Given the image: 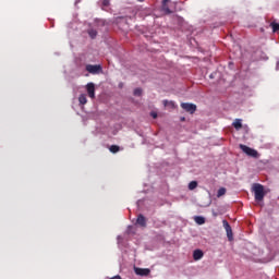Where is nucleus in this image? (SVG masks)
<instances>
[{"label":"nucleus","instance_id":"obj_6","mask_svg":"<svg viewBox=\"0 0 279 279\" xmlns=\"http://www.w3.org/2000/svg\"><path fill=\"white\" fill-rule=\"evenodd\" d=\"M222 223L229 241H232V227H230V223H228L226 220H223Z\"/></svg>","mask_w":279,"mask_h":279},{"label":"nucleus","instance_id":"obj_20","mask_svg":"<svg viewBox=\"0 0 279 279\" xmlns=\"http://www.w3.org/2000/svg\"><path fill=\"white\" fill-rule=\"evenodd\" d=\"M109 149H110L111 154H117V151H119V146L112 145V146H110Z\"/></svg>","mask_w":279,"mask_h":279},{"label":"nucleus","instance_id":"obj_1","mask_svg":"<svg viewBox=\"0 0 279 279\" xmlns=\"http://www.w3.org/2000/svg\"><path fill=\"white\" fill-rule=\"evenodd\" d=\"M253 192L255 202H263L265 199V187L260 183L253 184Z\"/></svg>","mask_w":279,"mask_h":279},{"label":"nucleus","instance_id":"obj_24","mask_svg":"<svg viewBox=\"0 0 279 279\" xmlns=\"http://www.w3.org/2000/svg\"><path fill=\"white\" fill-rule=\"evenodd\" d=\"M111 279H121V276L112 277Z\"/></svg>","mask_w":279,"mask_h":279},{"label":"nucleus","instance_id":"obj_13","mask_svg":"<svg viewBox=\"0 0 279 279\" xmlns=\"http://www.w3.org/2000/svg\"><path fill=\"white\" fill-rule=\"evenodd\" d=\"M99 5L102 8V10H106L108 5H110V0H100Z\"/></svg>","mask_w":279,"mask_h":279},{"label":"nucleus","instance_id":"obj_14","mask_svg":"<svg viewBox=\"0 0 279 279\" xmlns=\"http://www.w3.org/2000/svg\"><path fill=\"white\" fill-rule=\"evenodd\" d=\"M78 101L81 104V106H85V104H87V99H86V94H83L78 97Z\"/></svg>","mask_w":279,"mask_h":279},{"label":"nucleus","instance_id":"obj_5","mask_svg":"<svg viewBox=\"0 0 279 279\" xmlns=\"http://www.w3.org/2000/svg\"><path fill=\"white\" fill-rule=\"evenodd\" d=\"M87 94L90 99H95V84L94 83H88L86 85Z\"/></svg>","mask_w":279,"mask_h":279},{"label":"nucleus","instance_id":"obj_27","mask_svg":"<svg viewBox=\"0 0 279 279\" xmlns=\"http://www.w3.org/2000/svg\"><path fill=\"white\" fill-rule=\"evenodd\" d=\"M137 1H140V3H143V1H145V0H137Z\"/></svg>","mask_w":279,"mask_h":279},{"label":"nucleus","instance_id":"obj_22","mask_svg":"<svg viewBox=\"0 0 279 279\" xmlns=\"http://www.w3.org/2000/svg\"><path fill=\"white\" fill-rule=\"evenodd\" d=\"M150 117H153V119H158V113H156L155 111L150 112Z\"/></svg>","mask_w":279,"mask_h":279},{"label":"nucleus","instance_id":"obj_4","mask_svg":"<svg viewBox=\"0 0 279 279\" xmlns=\"http://www.w3.org/2000/svg\"><path fill=\"white\" fill-rule=\"evenodd\" d=\"M86 71L92 73L93 75H97V73H101V65H86Z\"/></svg>","mask_w":279,"mask_h":279},{"label":"nucleus","instance_id":"obj_23","mask_svg":"<svg viewBox=\"0 0 279 279\" xmlns=\"http://www.w3.org/2000/svg\"><path fill=\"white\" fill-rule=\"evenodd\" d=\"M122 241H123V238L121 235H118V245H121Z\"/></svg>","mask_w":279,"mask_h":279},{"label":"nucleus","instance_id":"obj_2","mask_svg":"<svg viewBox=\"0 0 279 279\" xmlns=\"http://www.w3.org/2000/svg\"><path fill=\"white\" fill-rule=\"evenodd\" d=\"M240 149H242V151L244 154H246V156H251V158H259V156H260L258 154V150H256L254 148H250L248 146L243 145V144L240 145Z\"/></svg>","mask_w":279,"mask_h":279},{"label":"nucleus","instance_id":"obj_12","mask_svg":"<svg viewBox=\"0 0 279 279\" xmlns=\"http://www.w3.org/2000/svg\"><path fill=\"white\" fill-rule=\"evenodd\" d=\"M169 0H162V10L163 12H166V14H171V9H169V7L167 5V2Z\"/></svg>","mask_w":279,"mask_h":279},{"label":"nucleus","instance_id":"obj_7","mask_svg":"<svg viewBox=\"0 0 279 279\" xmlns=\"http://www.w3.org/2000/svg\"><path fill=\"white\" fill-rule=\"evenodd\" d=\"M134 271H135L136 276H147L148 274L151 272V270H149V268H138V267H135Z\"/></svg>","mask_w":279,"mask_h":279},{"label":"nucleus","instance_id":"obj_21","mask_svg":"<svg viewBox=\"0 0 279 279\" xmlns=\"http://www.w3.org/2000/svg\"><path fill=\"white\" fill-rule=\"evenodd\" d=\"M134 95H135V97H141V95H143V89H141V88L134 89Z\"/></svg>","mask_w":279,"mask_h":279},{"label":"nucleus","instance_id":"obj_8","mask_svg":"<svg viewBox=\"0 0 279 279\" xmlns=\"http://www.w3.org/2000/svg\"><path fill=\"white\" fill-rule=\"evenodd\" d=\"M194 260H202L204 258V252L202 250H195L193 253Z\"/></svg>","mask_w":279,"mask_h":279},{"label":"nucleus","instance_id":"obj_19","mask_svg":"<svg viewBox=\"0 0 279 279\" xmlns=\"http://www.w3.org/2000/svg\"><path fill=\"white\" fill-rule=\"evenodd\" d=\"M88 35L90 36V38H96V37H97V31H95V29H89V31H88Z\"/></svg>","mask_w":279,"mask_h":279},{"label":"nucleus","instance_id":"obj_9","mask_svg":"<svg viewBox=\"0 0 279 279\" xmlns=\"http://www.w3.org/2000/svg\"><path fill=\"white\" fill-rule=\"evenodd\" d=\"M136 223H137V226L145 228V226H147V219H145L143 215H140L137 217Z\"/></svg>","mask_w":279,"mask_h":279},{"label":"nucleus","instance_id":"obj_17","mask_svg":"<svg viewBox=\"0 0 279 279\" xmlns=\"http://www.w3.org/2000/svg\"><path fill=\"white\" fill-rule=\"evenodd\" d=\"M226 195V187H220L217 192V197H223Z\"/></svg>","mask_w":279,"mask_h":279},{"label":"nucleus","instance_id":"obj_15","mask_svg":"<svg viewBox=\"0 0 279 279\" xmlns=\"http://www.w3.org/2000/svg\"><path fill=\"white\" fill-rule=\"evenodd\" d=\"M165 108H175V104L173 101L163 100Z\"/></svg>","mask_w":279,"mask_h":279},{"label":"nucleus","instance_id":"obj_11","mask_svg":"<svg viewBox=\"0 0 279 279\" xmlns=\"http://www.w3.org/2000/svg\"><path fill=\"white\" fill-rule=\"evenodd\" d=\"M233 128H234L235 130H241V128H243V122H242V120H241V119H235V120L233 121Z\"/></svg>","mask_w":279,"mask_h":279},{"label":"nucleus","instance_id":"obj_18","mask_svg":"<svg viewBox=\"0 0 279 279\" xmlns=\"http://www.w3.org/2000/svg\"><path fill=\"white\" fill-rule=\"evenodd\" d=\"M270 26H271L274 33L279 32V24L278 23L272 22L270 24Z\"/></svg>","mask_w":279,"mask_h":279},{"label":"nucleus","instance_id":"obj_26","mask_svg":"<svg viewBox=\"0 0 279 279\" xmlns=\"http://www.w3.org/2000/svg\"><path fill=\"white\" fill-rule=\"evenodd\" d=\"M277 71H279V61L277 62Z\"/></svg>","mask_w":279,"mask_h":279},{"label":"nucleus","instance_id":"obj_10","mask_svg":"<svg viewBox=\"0 0 279 279\" xmlns=\"http://www.w3.org/2000/svg\"><path fill=\"white\" fill-rule=\"evenodd\" d=\"M194 221L195 223H197L198 226H204L206 223V218L202 217V216H195L194 217Z\"/></svg>","mask_w":279,"mask_h":279},{"label":"nucleus","instance_id":"obj_25","mask_svg":"<svg viewBox=\"0 0 279 279\" xmlns=\"http://www.w3.org/2000/svg\"><path fill=\"white\" fill-rule=\"evenodd\" d=\"M80 1H82V0H76V1H75V5H77V3H80Z\"/></svg>","mask_w":279,"mask_h":279},{"label":"nucleus","instance_id":"obj_16","mask_svg":"<svg viewBox=\"0 0 279 279\" xmlns=\"http://www.w3.org/2000/svg\"><path fill=\"white\" fill-rule=\"evenodd\" d=\"M195 189H197V181H191L189 183V190L190 191H195Z\"/></svg>","mask_w":279,"mask_h":279},{"label":"nucleus","instance_id":"obj_3","mask_svg":"<svg viewBox=\"0 0 279 279\" xmlns=\"http://www.w3.org/2000/svg\"><path fill=\"white\" fill-rule=\"evenodd\" d=\"M181 108L185 110V112H190V114H193L195 110H197V106L189 102H182Z\"/></svg>","mask_w":279,"mask_h":279}]
</instances>
